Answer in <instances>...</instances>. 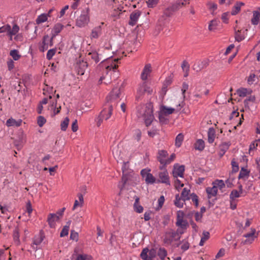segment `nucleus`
I'll list each match as a JSON object with an SVG mask.
<instances>
[{
  "label": "nucleus",
  "mask_w": 260,
  "mask_h": 260,
  "mask_svg": "<svg viewBox=\"0 0 260 260\" xmlns=\"http://www.w3.org/2000/svg\"><path fill=\"white\" fill-rule=\"evenodd\" d=\"M120 89L114 88L107 97L106 102L104 108L101 112L100 115L105 120H107L111 117L113 107L116 106L119 101Z\"/></svg>",
  "instance_id": "1"
},
{
  "label": "nucleus",
  "mask_w": 260,
  "mask_h": 260,
  "mask_svg": "<svg viewBox=\"0 0 260 260\" xmlns=\"http://www.w3.org/2000/svg\"><path fill=\"white\" fill-rule=\"evenodd\" d=\"M137 115L138 118H142L144 120L146 126H149L154 119L150 104L139 106L137 107Z\"/></svg>",
  "instance_id": "2"
},
{
  "label": "nucleus",
  "mask_w": 260,
  "mask_h": 260,
  "mask_svg": "<svg viewBox=\"0 0 260 260\" xmlns=\"http://www.w3.org/2000/svg\"><path fill=\"white\" fill-rule=\"evenodd\" d=\"M169 154L166 150H159L157 152V159L160 162L161 166H159L160 170H164L167 165L171 164L176 157V154L172 153L170 157H168Z\"/></svg>",
  "instance_id": "3"
},
{
  "label": "nucleus",
  "mask_w": 260,
  "mask_h": 260,
  "mask_svg": "<svg viewBox=\"0 0 260 260\" xmlns=\"http://www.w3.org/2000/svg\"><path fill=\"white\" fill-rule=\"evenodd\" d=\"M90 21L89 9L88 8L83 10L79 16L76 20V25L79 27H84L86 26Z\"/></svg>",
  "instance_id": "4"
},
{
  "label": "nucleus",
  "mask_w": 260,
  "mask_h": 260,
  "mask_svg": "<svg viewBox=\"0 0 260 260\" xmlns=\"http://www.w3.org/2000/svg\"><path fill=\"white\" fill-rule=\"evenodd\" d=\"M19 26L16 24H14L12 28L10 24H7L0 27V34L7 32L10 40H12L13 36L16 35L19 32Z\"/></svg>",
  "instance_id": "5"
},
{
  "label": "nucleus",
  "mask_w": 260,
  "mask_h": 260,
  "mask_svg": "<svg viewBox=\"0 0 260 260\" xmlns=\"http://www.w3.org/2000/svg\"><path fill=\"white\" fill-rule=\"evenodd\" d=\"M178 232L169 230L165 233L164 241L166 244H171L174 241H178L180 239V234Z\"/></svg>",
  "instance_id": "6"
},
{
  "label": "nucleus",
  "mask_w": 260,
  "mask_h": 260,
  "mask_svg": "<svg viewBox=\"0 0 260 260\" xmlns=\"http://www.w3.org/2000/svg\"><path fill=\"white\" fill-rule=\"evenodd\" d=\"M152 92V90L147 86L146 81H144L142 83L139 85L137 90L136 99L137 101H139L141 99L142 96L145 92H147L148 94H151Z\"/></svg>",
  "instance_id": "7"
},
{
  "label": "nucleus",
  "mask_w": 260,
  "mask_h": 260,
  "mask_svg": "<svg viewBox=\"0 0 260 260\" xmlns=\"http://www.w3.org/2000/svg\"><path fill=\"white\" fill-rule=\"evenodd\" d=\"M119 59H108L106 60H103L102 63L104 64L107 63L108 64L106 67V72H107V74H109V72H111L112 70L113 72H115L116 68L118 66L117 63L118 62Z\"/></svg>",
  "instance_id": "8"
},
{
  "label": "nucleus",
  "mask_w": 260,
  "mask_h": 260,
  "mask_svg": "<svg viewBox=\"0 0 260 260\" xmlns=\"http://www.w3.org/2000/svg\"><path fill=\"white\" fill-rule=\"evenodd\" d=\"M52 40L53 37L50 38L48 35H45L43 39L42 45L39 48L40 51L41 52H44L48 48L49 46H52Z\"/></svg>",
  "instance_id": "9"
},
{
  "label": "nucleus",
  "mask_w": 260,
  "mask_h": 260,
  "mask_svg": "<svg viewBox=\"0 0 260 260\" xmlns=\"http://www.w3.org/2000/svg\"><path fill=\"white\" fill-rule=\"evenodd\" d=\"M184 170V166L179 165L178 164H174L173 170V175L174 177H183Z\"/></svg>",
  "instance_id": "10"
},
{
  "label": "nucleus",
  "mask_w": 260,
  "mask_h": 260,
  "mask_svg": "<svg viewBox=\"0 0 260 260\" xmlns=\"http://www.w3.org/2000/svg\"><path fill=\"white\" fill-rule=\"evenodd\" d=\"M162 171L159 172L158 173V182H160L162 183H165L167 185L170 184V182L169 180V173L166 168L164 170H161Z\"/></svg>",
  "instance_id": "11"
},
{
  "label": "nucleus",
  "mask_w": 260,
  "mask_h": 260,
  "mask_svg": "<svg viewBox=\"0 0 260 260\" xmlns=\"http://www.w3.org/2000/svg\"><path fill=\"white\" fill-rule=\"evenodd\" d=\"M209 65V61L207 59L199 60L193 66V69L197 72H200L202 70L206 68Z\"/></svg>",
  "instance_id": "12"
},
{
  "label": "nucleus",
  "mask_w": 260,
  "mask_h": 260,
  "mask_svg": "<svg viewBox=\"0 0 260 260\" xmlns=\"http://www.w3.org/2000/svg\"><path fill=\"white\" fill-rule=\"evenodd\" d=\"M239 190L234 189L233 190L230 195V200L234 201L236 198H240L242 196H244L243 194L244 190L243 189L242 186L240 185L238 187Z\"/></svg>",
  "instance_id": "13"
},
{
  "label": "nucleus",
  "mask_w": 260,
  "mask_h": 260,
  "mask_svg": "<svg viewBox=\"0 0 260 260\" xmlns=\"http://www.w3.org/2000/svg\"><path fill=\"white\" fill-rule=\"evenodd\" d=\"M255 232L256 230L254 229H251L250 232L244 235L243 237L246 238L244 243L245 244L252 243L257 237V236L255 235Z\"/></svg>",
  "instance_id": "14"
},
{
  "label": "nucleus",
  "mask_w": 260,
  "mask_h": 260,
  "mask_svg": "<svg viewBox=\"0 0 260 260\" xmlns=\"http://www.w3.org/2000/svg\"><path fill=\"white\" fill-rule=\"evenodd\" d=\"M177 11L176 7L172 4L171 6L166 8L164 11V14L161 16V18L159 19V21H161V19H165L166 18L171 16L173 13Z\"/></svg>",
  "instance_id": "15"
},
{
  "label": "nucleus",
  "mask_w": 260,
  "mask_h": 260,
  "mask_svg": "<svg viewBox=\"0 0 260 260\" xmlns=\"http://www.w3.org/2000/svg\"><path fill=\"white\" fill-rule=\"evenodd\" d=\"M44 238V233L42 230L40 231L39 234L35 237L33 242V245H32V247L35 250H37V247H35L34 245L37 246L40 245L43 241Z\"/></svg>",
  "instance_id": "16"
},
{
  "label": "nucleus",
  "mask_w": 260,
  "mask_h": 260,
  "mask_svg": "<svg viewBox=\"0 0 260 260\" xmlns=\"http://www.w3.org/2000/svg\"><path fill=\"white\" fill-rule=\"evenodd\" d=\"M88 67L87 62L82 61H79L76 66V69L78 73V74L83 75Z\"/></svg>",
  "instance_id": "17"
},
{
  "label": "nucleus",
  "mask_w": 260,
  "mask_h": 260,
  "mask_svg": "<svg viewBox=\"0 0 260 260\" xmlns=\"http://www.w3.org/2000/svg\"><path fill=\"white\" fill-rule=\"evenodd\" d=\"M151 66L150 64H147L145 66L143 71L141 74V79L145 81L147 78L148 76L150 75L151 72Z\"/></svg>",
  "instance_id": "18"
},
{
  "label": "nucleus",
  "mask_w": 260,
  "mask_h": 260,
  "mask_svg": "<svg viewBox=\"0 0 260 260\" xmlns=\"http://www.w3.org/2000/svg\"><path fill=\"white\" fill-rule=\"evenodd\" d=\"M102 27L101 25L95 26L92 30L90 35L91 40L96 39L102 35Z\"/></svg>",
  "instance_id": "19"
},
{
  "label": "nucleus",
  "mask_w": 260,
  "mask_h": 260,
  "mask_svg": "<svg viewBox=\"0 0 260 260\" xmlns=\"http://www.w3.org/2000/svg\"><path fill=\"white\" fill-rule=\"evenodd\" d=\"M141 14V13L139 11L137 10L133 12L130 15V21H129L128 24L131 26H134L136 24Z\"/></svg>",
  "instance_id": "20"
},
{
  "label": "nucleus",
  "mask_w": 260,
  "mask_h": 260,
  "mask_svg": "<svg viewBox=\"0 0 260 260\" xmlns=\"http://www.w3.org/2000/svg\"><path fill=\"white\" fill-rule=\"evenodd\" d=\"M59 219V217L54 213H50L48 215L47 221L49 226L51 228H54L55 225V221Z\"/></svg>",
  "instance_id": "21"
},
{
  "label": "nucleus",
  "mask_w": 260,
  "mask_h": 260,
  "mask_svg": "<svg viewBox=\"0 0 260 260\" xmlns=\"http://www.w3.org/2000/svg\"><path fill=\"white\" fill-rule=\"evenodd\" d=\"M88 55L95 63H98L103 59L102 55L95 50L89 52Z\"/></svg>",
  "instance_id": "22"
},
{
  "label": "nucleus",
  "mask_w": 260,
  "mask_h": 260,
  "mask_svg": "<svg viewBox=\"0 0 260 260\" xmlns=\"http://www.w3.org/2000/svg\"><path fill=\"white\" fill-rule=\"evenodd\" d=\"M175 110V109L174 108L162 105L160 107L159 112H160L162 114L168 116L174 113Z\"/></svg>",
  "instance_id": "23"
},
{
  "label": "nucleus",
  "mask_w": 260,
  "mask_h": 260,
  "mask_svg": "<svg viewBox=\"0 0 260 260\" xmlns=\"http://www.w3.org/2000/svg\"><path fill=\"white\" fill-rule=\"evenodd\" d=\"M126 163L124 162L123 164V166H122V170L123 172V176L122 178V182L123 183L122 186L121 187V189H122V187L124 186V185L126 184L127 181L129 178L130 175H128L126 174V173L125 171V170L126 169Z\"/></svg>",
  "instance_id": "24"
},
{
  "label": "nucleus",
  "mask_w": 260,
  "mask_h": 260,
  "mask_svg": "<svg viewBox=\"0 0 260 260\" xmlns=\"http://www.w3.org/2000/svg\"><path fill=\"white\" fill-rule=\"evenodd\" d=\"M252 17L251 19V23L253 25H256L260 23V14L257 11H253Z\"/></svg>",
  "instance_id": "25"
},
{
  "label": "nucleus",
  "mask_w": 260,
  "mask_h": 260,
  "mask_svg": "<svg viewBox=\"0 0 260 260\" xmlns=\"http://www.w3.org/2000/svg\"><path fill=\"white\" fill-rule=\"evenodd\" d=\"M207 193L208 194V198L210 199L212 197H214L216 196L217 192V189L214 186L212 187H208L206 189Z\"/></svg>",
  "instance_id": "26"
},
{
  "label": "nucleus",
  "mask_w": 260,
  "mask_h": 260,
  "mask_svg": "<svg viewBox=\"0 0 260 260\" xmlns=\"http://www.w3.org/2000/svg\"><path fill=\"white\" fill-rule=\"evenodd\" d=\"M22 123V120L19 119L18 121L13 119L10 118L7 120L6 124L8 126H19Z\"/></svg>",
  "instance_id": "27"
},
{
  "label": "nucleus",
  "mask_w": 260,
  "mask_h": 260,
  "mask_svg": "<svg viewBox=\"0 0 260 260\" xmlns=\"http://www.w3.org/2000/svg\"><path fill=\"white\" fill-rule=\"evenodd\" d=\"M63 26L60 23L55 24L52 30L53 38L57 36L62 29Z\"/></svg>",
  "instance_id": "28"
},
{
  "label": "nucleus",
  "mask_w": 260,
  "mask_h": 260,
  "mask_svg": "<svg viewBox=\"0 0 260 260\" xmlns=\"http://www.w3.org/2000/svg\"><path fill=\"white\" fill-rule=\"evenodd\" d=\"M244 5V4L242 2H237L232 10L231 14L232 15L237 14L241 10V7Z\"/></svg>",
  "instance_id": "29"
},
{
  "label": "nucleus",
  "mask_w": 260,
  "mask_h": 260,
  "mask_svg": "<svg viewBox=\"0 0 260 260\" xmlns=\"http://www.w3.org/2000/svg\"><path fill=\"white\" fill-rule=\"evenodd\" d=\"M215 138V131L214 128L210 127L208 131V141L209 143H212Z\"/></svg>",
  "instance_id": "30"
},
{
  "label": "nucleus",
  "mask_w": 260,
  "mask_h": 260,
  "mask_svg": "<svg viewBox=\"0 0 260 260\" xmlns=\"http://www.w3.org/2000/svg\"><path fill=\"white\" fill-rule=\"evenodd\" d=\"M185 200H184L179 194L176 195L175 200L174 201V204L178 208H182L183 206V204Z\"/></svg>",
  "instance_id": "31"
},
{
  "label": "nucleus",
  "mask_w": 260,
  "mask_h": 260,
  "mask_svg": "<svg viewBox=\"0 0 260 260\" xmlns=\"http://www.w3.org/2000/svg\"><path fill=\"white\" fill-rule=\"evenodd\" d=\"M49 17L46 14V13H43L39 15L36 20V22L37 24L44 23L48 20Z\"/></svg>",
  "instance_id": "32"
},
{
  "label": "nucleus",
  "mask_w": 260,
  "mask_h": 260,
  "mask_svg": "<svg viewBox=\"0 0 260 260\" xmlns=\"http://www.w3.org/2000/svg\"><path fill=\"white\" fill-rule=\"evenodd\" d=\"M176 224L177 226L180 227L182 229H186L188 225V222L186 220L183 219H177Z\"/></svg>",
  "instance_id": "33"
},
{
  "label": "nucleus",
  "mask_w": 260,
  "mask_h": 260,
  "mask_svg": "<svg viewBox=\"0 0 260 260\" xmlns=\"http://www.w3.org/2000/svg\"><path fill=\"white\" fill-rule=\"evenodd\" d=\"M189 4V0H177L175 3L173 4V5L175 7H176L177 10H178L182 7Z\"/></svg>",
  "instance_id": "34"
},
{
  "label": "nucleus",
  "mask_w": 260,
  "mask_h": 260,
  "mask_svg": "<svg viewBox=\"0 0 260 260\" xmlns=\"http://www.w3.org/2000/svg\"><path fill=\"white\" fill-rule=\"evenodd\" d=\"M190 189L187 187L183 188L181 193V197L184 200L187 201L190 200Z\"/></svg>",
  "instance_id": "35"
},
{
  "label": "nucleus",
  "mask_w": 260,
  "mask_h": 260,
  "mask_svg": "<svg viewBox=\"0 0 260 260\" xmlns=\"http://www.w3.org/2000/svg\"><path fill=\"white\" fill-rule=\"evenodd\" d=\"M139 199L137 197L134 204V210L139 213H142L143 211V207L139 204Z\"/></svg>",
  "instance_id": "36"
},
{
  "label": "nucleus",
  "mask_w": 260,
  "mask_h": 260,
  "mask_svg": "<svg viewBox=\"0 0 260 260\" xmlns=\"http://www.w3.org/2000/svg\"><path fill=\"white\" fill-rule=\"evenodd\" d=\"M205 147V143L202 139H199L194 144V148L199 150H203Z\"/></svg>",
  "instance_id": "37"
},
{
  "label": "nucleus",
  "mask_w": 260,
  "mask_h": 260,
  "mask_svg": "<svg viewBox=\"0 0 260 260\" xmlns=\"http://www.w3.org/2000/svg\"><path fill=\"white\" fill-rule=\"evenodd\" d=\"M70 223H71V222L68 221L67 222V225L63 226L62 231H61V232L60 233V236L61 237H64L68 235Z\"/></svg>",
  "instance_id": "38"
},
{
  "label": "nucleus",
  "mask_w": 260,
  "mask_h": 260,
  "mask_svg": "<svg viewBox=\"0 0 260 260\" xmlns=\"http://www.w3.org/2000/svg\"><path fill=\"white\" fill-rule=\"evenodd\" d=\"M75 260H93L92 257L86 254H77Z\"/></svg>",
  "instance_id": "39"
},
{
  "label": "nucleus",
  "mask_w": 260,
  "mask_h": 260,
  "mask_svg": "<svg viewBox=\"0 0 260 260\" xmlns=\"http://www.w3.org/2000/svg\"><path fill=\"white\" fill-rule=\"evenodd\" d=\"M218 22L216 20H213L210 21L208 29L210 31H214L217 28Z\"/></svg>",
  "instance_id": "40"
},
{
  "label": "nucleus",
  "mask_w": 260,
  "mask_h": 260,
  "mask_svg": "<svg viewBox=\"0 0 260 260\" xmlns=\"http://www.w3.org/2000/svg\"><path fill=\"white\" fill-rule=\"evenodd\" d=\"M184 136L182 134H179L175 139V145L177 147H180L183 141Z\"/></svg>",
  "instance_id": "41"
},
{
  "label": "nucleus",
  "mask_w": 260,
  "mask_h": 260,
  "mask_svg": "<svg viewBox=\"0 0 260 260\" xmlns=\"http://www.w3.org/2000/svg\"><path fill=\"white\" fill-rule=\"evenodd\" d=\"M69 118L66 117L60 123V128L62 131H66L69 124Z\"/></svg>",
  "instance_id": "42"
},
{
  "label": "nucleus",
  "mask_w": 260,
  "mask_h": 260,
  "mask_svg": "<svg viewBox=\"0 0 260 260\" xmlns=\"http://www.w3.org/2000/svg\"><path fill=\"white\" fill-rule=\"evenodd\" d=\"M149 249L148 248H144L140 254V257L143 260H149Z\"/></svg>",
  "instance_id": "43"
},
{
  "label": "nucleus",
  "mask_w": 260,
  "mask_h": 260,
  "mask_svg": "<svg viewBox=\"0 0 260 260\" xmlns=\"http://www.w3.org/2000/svg\"><path fill=\"white\" fill-rule=\"evenodd\" d=\"M157 254L161 260H164L167 255V250L164 248H159L157 251Z\"/></svg>",
  "instance_id": "44"
},
{
  "label": "nucleus",
  "mask_w": 260,
  "mask_h": 260,
  "mask_svg": "<svg viewBox=\"0 0 260 260\" xmlns=\"http://www.w3.org/2000/svg\"><path fill=\"white\" fill-rule=\"evenodd\" d=\"M213 184L217 189L219 188L220 189H222L225 187V183L222 180H216L213 183Z\"/></svg>",
  "instance_id": "45"
},
{
  "label": "nucleus",
  "mask_w": 260,
  "mask_h": 260,
  "mask_svg": "<svg viewBox=\"0 0 260 260\" xmlns=\"http://www.w3.org/2000/svg\"><path fill=\"white\" fill-rule=\"evenodd\" d=\"M155 177L150 173L147 174V177L145 178V181L147 184H153L155 182Z\"/></svg>",
  "instance_id": "46"
},
{
  "label": "nucleus",
  "mask_w": 260,
  "mask_h": 260,
  "mask_svg": "<svg viewBox=\"0 0 260 260\" xmlns=\"http://www.w3.org/2000/svg\"><path fill=\"white\" fill-rule=\"evenodd\" d=\"M13 239L14 241L18 244L19 243V232L18 227H16L13 231Z\"/></svg>",
  "instance_id": "47"
},
{
  "label": "nucleus",
  "mask_w": 260,
  "mask_h": 260,
  "mask_svg": "<svg viewBox=\"0 0 260 260\" xmlns=\"http://www.w3.org/2000/svg\"><path fill=\"white\" fill-rule=\"evenodd\" d=\"M230 145V142H223L219 145V150H220L221 151L226 152Z\"/></svg>",
  "instance_id": "48"
},
{
  "label": "nucleus",
  "mask_w": 260,
  "mask_h": 260,
  "mask_svg": "<svg viewBox=\"0 0 260 260\" xmlns=\"http://www.w3.org/2000/svg\"><path fill=\"white\" fill-rule=\"evenodd\" d=\"M249 171H248L246 169L242 168L241 171L240 172L238 177L239 179H244L245 178H247L249 176Z\"/></svg>",
  "instance_id": "49"
},
{
  "label": "nucleus",
  "mask_w": 260,
  "mask_h": 260,
  "mask_svg": "<svg viewBox=\"0 0 260 260\" xmlns=\"http://www.w3.org/2000/svg\"><path fill=\"white\" fill-rule=\"evenodd\" d=\"M10 55L13 57L14 60H18L21 57L19 54V52L17 50H11L10 52Z\"/></svg>",
  "instance_id": "50"
},
{
  "label": "nucleus",
  "mask_w": 260,
  "mask_h": 260,
  "mask_svg": "<svg viewBox=\"0 0 260 260\" xmlns=\"http://www.w3.org/2000/svg\"><path fill=\"white\" fill-rule=\"evenodd\" d=\"M247 89L246 88H242L237 90V93L239 96L244 97L247 94Z\"/></svg>",
  "instance_id": "51"
},
{
  "label": "nucleus",
  "mask_w": 260,
  "mask_h": 260,
  "mask_svg": "<svg viewBox=\"0 0 260 260\" xmlns=\"http://www.w3.org/2000/svg\"><path fill=\"white\" fill-rule=\"evenodd\" d=\"M156 254L157 252L155 249L152 248L150 250L149 249L148 255L149 260H153V259L155 257Z\"/></svg>",
  "instance_id": "52"
},
{
  "label": "nucleus",
  "mask_w": 260,
  "mask_h": 260,
  "mask_svg": "<svg viewBox=\"0 0 260 260\" xmlns=\"http://www.w3.org/2000/svg\"><path fill=\"white\" fill-rule=\"evenodd\" d=\"M231 165L232 166V172L233 173H236L239 171L238 164L233 159L232 160Z\"/></svg>",
  "instance_id": "53"
},
{
  "label": "nucleus",
  "mask_w": 260,
  "mask_h": 260,
  "mask_svg": "<svg viewBox=\"0 0 260 260\" xmlns=\"http://www.w3.org/2000/svg\"><path fill=\"white\" fill-rule=\"evenodd\" d=\"M56 51V49H51L49 50L47 53L46 58L48 60H50L55 54Z\"/></svg>",
  "instance_id": "54"
},
{
  "label": "nucleus",
  "mask_w": 260,
  "mask_h": 260,
  "mask_svg": "<svg viewBox=\"0 0 260 260\" xmlns=\"http://www.w3.org/2000/svg\"><path fill=\"white\" fill-rule=\"evenodd\" d=\"M256 76L254 74L251 73L247 78V83L249 85L252 84L255 81Z\"/></svg>",
  "instance_id": "55"
},
{
  "label": "nucleus",
  "mask_w": 260,
  "mask_h": 260,
  "mask_svg": "<svg viewBox=\"0 0 260 260\" xmlns=\"http://www.w3.org/2000/svg\"><path fill=\"white\" fill-rule=\"evenodd\" d=\"M158 1L159 0H148L146 3L149 8H153L157 5Z\"/></svg>",
  "instance_id": "56"
},
{
  "label": "nucleus",
  "mask_w": 260,
  "mask_h": 260,
  "mask_svg": "<svg viewBox=\"0 0 260 260\" xmlns=\"http://www.w3.org/2000/svg\"><path fill=\"white\" fill-rule=\"evenodd\" d=\"M191 199L192 201L194 203L196 207L198 206L199 201L198 197L195 193H191L190 194V199Z\"/></svg>",
  "instance_id": "57"
},
{
  "label": "nucleus",
  "mask_w": 260,
  "mask_h": 260,
  "mask_svg": "<svg viewBox=\"0 0 260 260\" xmlns=\"http://www.w3.org/2000/svg\"><path fill=\"white\" fill-rule=\"evenodd\" d=\"M166 115L162 114L160 112H159V120L162 124H166L168 121V119L166 118Z\"/></svg>",
  "instance_id": "58"
},
{
  "label": "nucleus",
  "mask_w": 260,
  "mask_h": 260,
  "mask_svg": "<svg viewBox=\"0 0 260 260\" xmlns=\"http://www.w3.org/2000/svg\"><path fill=\"white\" fill-rule=\"evenodd\" d=\"M235 39L238 42H241L244 39V36L241 35L240 30L235 32Z\"/></svg>",
  "instance_id": "59"
},
{
  "label": "nucleus",
  "mask_w": 260,
  "mask_h": 260,
  "mask_svg": "<svg viewBox=\"0 0 260 260\" xmlns=\"http://www.w3.org/2000/svg\"><path fill=\"white\" fill-rule=\"evenodd\" d=\"M46 120L45 118L42 116H40L38 118V124L40 127H42L45 123Z\"/></svg>",
  "instance_id": "60"
},
{
  "label": "nucleus",
  "mask_w": 260,
  "mask_h": 260,
  "mask_svg": "<svg viewBox=\"0 0 260 260\" xmlns=\"http://www.w3.org/2000/svg\"><path fill=\"white\" fill-rule=\"evenodd\" d=\"M7 66H8V70L9 71H11L12 69H14V62L13 61V60L11 59H9L8 61H7Z\"/></svg>",
  "instance_id": "61"
},
{
  "label": "nucleus",
  "mask_w": 260,
  "mask_h": 260,
  "mask_svg": "<svg viewBox=\"0 0 260 260\" xmlns=\"http://www.w3.org/2000/svg\"><path fill=\"white\" fill-rule=\"evenodd\" d=\"M255 98L254 96L250 95L244 101V104L245 106H248L249 102H254Z\"/></svg>",
  "instance_id": "62"
},
{
  "label": "nucleus",
  "mask_w": 260,
  "mask_h": 260,
  "mask_svg": "<svg viewBox=\"0 0 260 260\" xmlns=\"http://www.w3.org/2000/svg\"><path fill=\"white\" fill-rule=\"evenodd\" d=\"M181 68L183 71L189 70V65L186 60H184L182 62L181 64Z\"/></svg>",
  "instance_id": "63"
},
{
  "label": "nucleus",
  "mask_w": 260,
  "mask_h": 260,
  "mask_svg": "<svg viewBox=\"0 0 260 260\" xmlns=\"http://www.w3.org/2000/svg\"><path fill=\"white\" fill-rule=\"evenodd\" d=\"M210 238V233L207 231H204L202 234L201 238L206 241Z\"/></svg>",
  "instance_id": "64"
}]
</instances>
